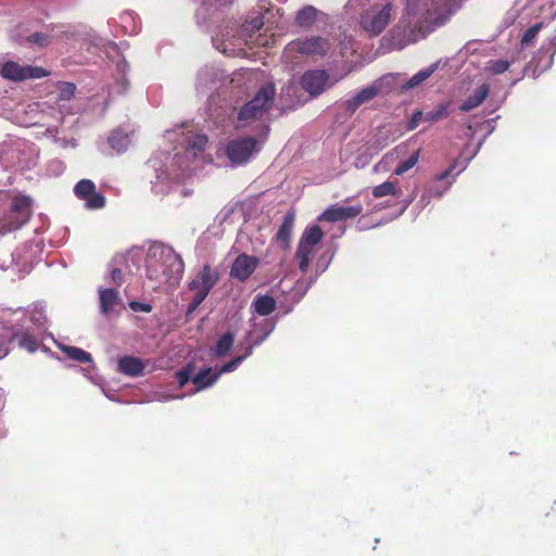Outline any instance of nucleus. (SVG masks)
Here are the masks:
<instances>
[{
    "instance_id": "nucleus-1",
    "label": "nucleus",
    "mask_w": 556,
    "mask_h": 556,
    "mask_svg": "<svg viewBox=\"0 0 556 556\" xmlns=\"http://www.w3.org/2000/svg\"><path fill=\"white\" fill-rule=\"evenodd\" d=\"M275 96L276 89L273 84L261 87L255 96L239 109L236 128H243L255 121L263 119L271 110Z\"/></svg>"
},
{
    "instance_id": "nucleus-2",
    "label": "nucleus",
    "mask_w": 556,
    "mask_h": 556,
    "mask_svg": "<svg viewBox=\"0 0 556 556\" xmlns=\"http://www.w3.org/2000/svg\"><path fill=\"white\" fill-rule=\"evenodd\" d=\"M33 215V199L27 195H15L10 211L0 216V236L22 228Z\"/></svg>"
},
{
    "instance_id": "nucleus-3",
    "label": "nucleus",
    "mask_w": 556,
    "mask_h": 556,
    "mask_svg": "<svg viewBox=\"0 0 556 556\" xmlns=\"http://www.w3.org/2000/svg\"><path fill=\"white\" fill-rule=\"evenodd\" d=\"M218 280V270L213 268L210 264H204L188 285L189 289L193 291L194 294L188 305L187 315L193 313L201 305Z\"/></svg>"
},
{
    "instance_id": "nucleus-4",
    "label": "nucleus",
    "mask_w": 556,
    "mask_h": 556,
    "mask_svg": "<svg viewBox=\"0 0 556 556\" xmlns=\"http://www.w3.org/2000/svg\"><path fill=\"white\" fill-rule=\"evenodd\" d=\"M393 11L394 5L392 2L372 4L362 13L359 26L370 37H377L390 24Z\"/></svg>"
},
{
    "instance_id": "nucleus-5",
    "label": "nucleus",
    "mask_w": 556,
    "mask_h": 556,
    "mask_svg": "<svg viewBox=\"0 0 556 556\" xmlns=\"http://www.w3.org/2000/svg\"><path fill=\"white\" fill-rule=\"evenodd\" d=\"M323 238L324 232L318 225L306 227L303 231L295 252V260L301 273L305 274L308 270L314 248L320 243Z\"/></svg>"
},
{
    "instance_id": "nucleus-6",
    "label": "nucleus",
    "mask_w": 556,
    "mask_h": 556,
    "mask_svg": "<svg viewBox=\"0 0 556 556\" xmlns=\"http://www.w3.org/2000/svg\"><path fill=\"white\" fill-rule=\"evenodd\" d=\"M260 150L254 137H240L230 140L225 147V154L232 165H242L250 161Z\"/></svg>"
},
{
    "instance_id": "nucleus-7",
    "label": "nucleus",
    "mask_w": 556,
    "mask_h": 556,
    "mask_svg": "<svg viewBox=\"0 0 556 556\" xmlns=\"http://www.w3.org/2000/svg\"><path fill=\"white\" fill-rule=\"evenodd\" d=\"M0 75L8 80L20 83L27 79H39L50 75V72L40 66L21 65L14 61H7Z\"/></svg>"
},
{
    "instance_id": "nucleus-8",
    "label": "nucleus",
    "mask_w": 556,
    "mask_h": 556,
    "mask_svg": "<svg viewBox=\"0 0 556 556\" xmlns=\"http://www.w3.org/2000/svg\"><path fill=\"white\" fill-rule=\"evenodd\" d=\"M74 193L79 199L85 201V205L89 210H100L105 206V197L97 192L96 184L90 179H81L74 187Z\"/></svg>"
},
{
    "instance_id": "nucleus-9",
    "label": "nucleus",
    "mask_w": 556,
    "mask_h": 556,
    "mask_svg": "<svg viewBox=\"0 0 556 556\" xmlns=\"http://www.w3.org/2000/svg\"><path fill=\"white\" fill-rule=\"evenodd\" d=\"M361 203L351 206H340L338 204L327 207L318 217L320 222L337 223L346 219H353L363 213Z\"/></svg>"
},
{
    "instance_id": "nucleus-10",
    "label": "nucleus",
    "mask_w": 556,
    "mask_h": 556,
    "mask_svg": "<svg viewBox=\"0 0 556 556\" xmlns=\"http://www.w3.org/2000/svg\"><path fill=\"white\" fill-rule=\"evenodd\" d=\"M289 47L301 54L325 55L329 49V42L323 37H311L292 41Z\"/></svg>"
},
{
    "instance_id": "nucleus-11",
    "label": "nucleus",
    "mask_w": 556,
    "mask_h": 556,
    "mask_svg": "<svg viewBox=\"0 0 556 556\" xmlns=\"http://www.w3.org/2000/svg\"><path fill=\"white\" fill-rule=\"evenodd\" d=\"M329 75L324 70L305 72L300 80L302 88L313 97L324 92Z\"/></svg>"
},
{
    "instance_id": "nucleus-12",
    "label": "nucleus",
    "mask_w": 556,
    "mask_h": 556,
    "mask_svg": "<svg viewBox=\"0 0 556 556\" xmlns=\"http://www.w3.org/2000/svg\"><path fill=\"white\" fill-rule=\"evenodd\" d=\"M258 261L254 256L240 254L230 268V276L239 281H245L256 269Z\"/></svg>"
},
{
    "instance_id": "nucleus-13",
    "label": "nucleus",
    "mask_w": 556,
    "mask_h": 556,
    "mask_svg": "<svg viewBox=\"0 0 556 556\" xmlns=\"http://www.w3.org/2000/svg\"><path fill=\"white\" fill-rule=\"evenodd\" d=\"M379 92L380 85L375 83L371 86L363 88L354 97L344 101L342 108L344 109V111L352 115L357 111V109L361 105L368 103L369 101L375 99L379 94Z\"/></svg>"
},
{
    "instance_id": "nucleus-14",
    "label": "nucleus",
    "mask_w": 556,
    "mask_h": 556,
    "mask_svg": "<svg viewBox=\"0 0 556 556\" xmlns=\"http://www.w3.org/2000/svg\"><path fill=\"white\" fill-rule=\"evenodd\" d=\"M295 222V213L293 211H289L283 216L282 224L280 225L275 239L281 245L283 250H288L290 248L291 235L294 228Z\"/></svg>"
},
{
    "instance_id": "nucleus-15",
    "label": "nucleus",
    "mask_w": 556,
    "mask_h": 556,
    "mask_svg": "<svg viewBox=\"0 0 556 556\" xmlns=\"http://www.w3.org/2000/svg\"><path fill=\"white\" fill-rule=\"evenodd\" d=\"M118 371L129 376V377H139L143 374L146 368L144 363L135 356H123L117 362Z\"/></svg>"
},
{
    "instance_id": "nucleus-16",
    "label": "nucleus",
    "mask_w": 556,
    "mask_h": 556,
    "mask_svg": "<svg viewBox=\"0 0 556 556\" xmlns=\"http://www.w3.org/2000/svg\"><path fill=\"white\" fill-rule=\"evenodd\" d=\"M407 152V146L405 143H401L387 152L381 160L375 164L372 167V172L375 173H386L390 169L391 165L394 163V161L405 155Z\"/></svg>"
},
{
    "instance_id": "nucleus-17",
    "label": "nucleus",
    "mask_w": 556,
    "mask_h": 556,
    "mask_svg": "<svg viewBox=\"0 0 556 556\" xmlns=\"http://www.w3.org/2000/svg\"><path fill=\"white\" fill-rule=\"evenodd\" d=\"M407 152V146L405 143H401L387 152L381 160L375 164L372 167V172L375 173H386L390 169L391 165L394 163V161L405 155Z\"/></svg>"
},
{
    "instance_id": "nucleus-18",
    "label": "nucleus",
    "mask_w": 556,
    "mask_h": 556,
    "mask_svg": "<svg viewBox=\"0 0 556 556\" xmlns=\"http://www.w3.org/2000/svg\"><path fill=\"white\" fill-rule=\"evenodd\" d=\"M490 93L488 84L479 86L459 106L462 112H469L481 105Z\"/></svg>"
},
{
    "instance_id": "nucleus-19",
    "label": "nucleus",
    "mask_w": 556,
    "mask_h": 556,
    "mask_svg": "<svg viewBox=\"0 0 556 556\" xmlns=\"http://www.w3.org/2000/svg\"><path fill=\"white\" fill-rule=\"evenodd\" d=\"M219 378L218 371H213L211 367L201 369L195 376L192 377V383L197 391L203 390L213 386Z\"/></svg>"
},
{
    "instance_id": "nucleus-20",
    "label": "nucleus",
    "mask_w": 556,
    "mask_h": 556,
    "mask_svg": "<svg viewBox=\"0 0 556 556\" xmlns=\"http://www.w3.org/2000/svg\"><path fill=\"white\" fill-rule=\"evenodd\" d=\"M371 194L375 199H381L384 197H396L402 194V190L399 187L397 180H386L384 182L375 186L371 190Z\"/></svg>"
},
{
    "instance_id": "nucleus-21",
    "label": "nucleus",
    "mask_w": 556,
    "mask_h": 556,
    "mask_svg": "<svg viewBox=\"0 0 556 556\" xmlns=\"http://www.w3.org/2000/svg\"><path fill=\"white\" fill-rule=\"evenodd\" d=\"M252 307L261 316L270 315L277 307L276 300L270 295L258 294L252 302Z\"/></svg>"
},
{
    "instance_id": "nucleus-22",
    "label": "nucleus",
    "mask_w": 556,
    "mask_h": 556,
    "mask_svg": "<svg viewBox=\"0 0 556 556\" xmlns=\"http://www.w3.org/2000/svg\"><path fill=\"white\" fill-rule=\"evenodd\" d=\"M100 307L104 314H109L113 307L117 304L118 293L114 289H101L100 290Z\"/></svg>"
},
{
    "instance_id": "nucleus-23",
    "label": "nucleus",
    "mask_w": 556,
    "mask_h": 556,
    "mask_svg": "<svg viewBox=\"0 0 556 556\" xmlns=\"http://www.w3.org/2000/svg\"><path fill=\"white\" fill-rule=\"evenodd\" d=\"M129 143L130 140L128 135L119 129L112 131L109 137L110 147L118 153L125 152Z\"/></svg>"
},
{
    "instance_id": "nucleus-24",
    "label": "nucleus",
    "mask_w": 556,
    "mask_h": 556,
    "mask_svg": "<svg viewBox=\"0 0 556 556\" xmlns=\"http://www.w3.org/2000/svg\"><path fill=\"white\" fill-rule=\"evenodd\" d=\"M317 13L318 11L314 7L306 5L298 12L295 22L301 27H309L315 23Z\"/></svg>"
},
{
    "instance_id": "nucleus-25",
    "label": "nucleus",
    "mask_w": 556,
    "mask_h": 556,
    "mask_svg": "<svg viewBox=\"0 0 556 556\" xmlns=\"http://www.w3.org/2000/svg\"><path fill=\"white\" fill-rule=\"evenodd\" d=\"M13 339L17 341V344L22 349H25L30 353L35 352L38 349L37 339L28 331L16 333L14 334Z\"/></svg>"
},
{
    "instance_id": "nucleus-26",
    "label": "nucleus",
    "mask_w": 556,
    "mask_h": 556,
    "mask_svg": "<svg viewBox=\"0 0 556 556\" xmlns=\"http://www.w3.org/2000/svg\"><path fill=\"white\" fill-rule=\"evenodd\" d=\"M419 156H420V149H417L414 152H412L406 160H404L397 164L393 174L396 176L404 175L405 173H407L409 169H412L418 163Z\"/></svg>"
},
{
    "instance_id": "nucleus-27",
    "label": "nucleus",
    "mask_w": 556,
    "mask_h": 556,
    "mask_svg": "<svg viewBox=\"0 0 556 556\" xmlns=\"http://www.w3.org/2000/svg\"><path fill=\"white\" fill-rule=\"evenodd\" d=\"M233 341H235V336L230 332H226L225 334H223L216 342V345H215V355L216 356H225L227 355L232 345H233Z\"/></svg>"
},
{
    "instance_id": "nucleus-28",
    "label": "nucleus",
    "mask_w": 556,
    "mask_h": 556,
    "mask_svg": "<svg viewBox=\"0 0 556 556\" xmlns=\"http://www.w3.org/2000/svg\"><path fill=\"white\" fill-rule=\"evenodd\" d=\"M438 68V63L431 64L429 67L424 68L416 73L406 84L407 88H414L428 79Z\"/></svg>"
},
{
    "instance_id": "nucleus-29",
    "label": "nucleus",
    "mask_w": 556,
    "mask_h": 556,
    "mask_svg": "<svg viewBox=\"0 0 556 556\" xmlns=\"http://www.w3.org/2000/svg\"><path fill=\"white\" fill-rule=\"evenodd\" d=\"M62 350L66 354V356L71 359L77 361L79 363L91 362L90 353L86 352L85 350H83L80 348L64 346Z\"/></svg>"
},
{
    "instance_id": "nucleus-30",
    "label": "nucleus",
    "mask_w": 556,
    "mask_h": 556,
    "mask_svg": "<svg viewBox=\"0 0 556 556\" xmlns=\"http://www.w3.org/2000/svg\"><path fill=\"white\" fill-rule=\"evenodd\" d=\"M451 182H447L443 189L438 187H429L420 198L421 206L425 207L429 204L431 198H440L450 188Z\"/></svg>"
},
{
    "instance_id": "nucleus-31",
    "label": "nucleus",
    "mask_w": 556,
    "mask_h": 556,
    "mask_svg": "<svg viewBox=\"0 0 556 556\" xmlns=\"http://www.w3.org/2000/svg\"><path fill=\"white\" fill-rule=\"evenodd\" d=\"M252 353V346H249L247 349V352L244 355H240V356H236L235 358H232L230 362L224 364L217 371H218V375L220 376L224 372H229V371H232L235 370L241 363L242 361L251 355Z\"/></svg>"
},
{
    "instance_id": "nucleus-32",
    "label": "nucleus",
    "mask_w": 556,
    "mask_h": 556,
    "mask_svg": "<svg viewBox=\"0 0 556 556\" xmlns=\"http://www.w3.org/2000/svg\"><path fill=\"white\" fill-rule=\"evenodd\" d=\"M446 111H447V104H440L435 110L428 112L425 115L424 121H426L427 123L432 125V124L437 123L438 121H440L441 118L445 117Z\"/></svg>"
},
{
    "instance_id": "nucleus-33",
    "label": "nucleus",
    "mask_w": 556,
    "mask_h": 556,
    "mask_svg": "<svg viewBox=\"0 0 556 556\" xmlns=\"http://www.w3.org/2000/svg\"><path fill=\"white\" fill-rule=\"evenodd\" d=\"M58 88L60 91L59 99L63 101H67L74 97L76 90V86L68 81H60Z\"/></svg>"
},
{
    "instance_id": "nucleus-34",
    "label": "nucleus",
    "mask_w": 556,
    "mask_h": 556,
    "mask_svg": "<svg viewBox=\"0 0 556 556\" xmlns=\"http://www.w3.org/2000/svg\"><path fill=\"white\" fill-rule=\"evenodd\" d=\"M543 28V23H536L529 27L522 35L521 45L529 46L534 38L538 36L539 31Z\"/></svg>"
},
{
    "instance_id": "nucleus-35",
    "label": "nucleus",
    "mask_w": 556,
    "mask_h": 556,
    "mask_svg": "<svg viewBox=\"0 0 556 556\" xmlns=\"http://www.w3.org/2000/svg\"><path fill=\"white\" fill-rule=\"evenodd\" d=\"M26 41L38 47H47L51 42V37L43 33H34L26 37Z\"/></svg>"
},
{
    "instance_id": "nucleus-36",
    "label": "nucleus",
    "mask_w": 556,
    "mask_h": 556,
    "mask_svg": "<svg viewBox=\"0 0 556 556\" xmlns=\"http://www.w3.org/2000/svg\"><path fill=\"white\" fill-rule=\"evenodd\" d=\"M194 366L192 363L187 364L182 369L177 371L176 378L180 387L186 386L191 379Z\"/></svg>"
},
{
    "instance_id": "nucleus-37",
    "label": "nucleus",
    "mask_w": 556,
    "mask_h": 556,
    "mask_svg": "<svg viewBox=\"0 0 556 556\" xmlns=\"http://www.w3.org/2000/svg\"><path fill=\"white\" fill-rule=\"evenodd\" d=\"M510 66V63L506 60H491L489 63H488V70L492 73V74H503L505 73Z\"/></svg>"
},
{
    "instance_id": "nucleus-38",
    "label": "nucleus",
    "mask_w": 556,
    "mask_h": 556,
    "mask_svg": "<svg viewBox=\"0 0 556 556\" xmlns=\"http://www.w3.org/2000/svg\"><path fill=\"white\" fill-rule=\"evenodd\" d=\"M188 144L193 150L203 151L207 144V137L205 135H195Z\"/></svg>"
},
{
    "instance_id": "nucleus-39",
    "label": "nucleus",
    "mask_w": 556,
    "mask_h": 556,
    "mask_svg": "<svg viewBox=\"0 0 556 556\" xmlns=\"http://www.w3.org/2000/svg\"><path fill=\"white\" fill-rule=\"evenodd\" d=\"M424 113L419 110L412 114L409 122L407 123V130H414L418 127L420 121L424 118Z\"/></svg>"
},
{
    "instance_id": "nucleus-40",
    "label": "nucleus",
    "mask_w": 556,
    "mask_h": 556,
    "mask_svg": "<svg viewBox=\"0 0 556 556\" xmlns=\"http://www.w3.org/2000/svg\"><path fill=\"white\" fill-rule=\"evenodd\" d=\"M169 258H173L172 266L175 267L177 274L181 275L184 273V261L179 254L174 252L168 254Z\"/></svg>"
},
{
    "instance_id": "nucleus-41",
    "label": "nucleus",
    "mask_w": 556,
    "mask_h": 556,
    "mask_svg": "<svg viewBox=\"0 0 556 556\" xmlns=\"http://www.w3.org/2000/svg\"><path fill=\"white\" fill-rule=\"evenodd\" d=\"M456 169V163L450 165L445 170H443L442 173L438 174L435 176V180L437 181H443L445 179H447L448 177H451L453 175V172Z\"/></svg>"
},
{
    "instance_id": "nucleus-42",
    "label": "nucleus",
    "mask_w": 556,
    "mask_h": 556,
    "mask_svg": "<svg viewBox=\"0 0 556 556\" xmlns=\"http://www.w3.org/2000/svg\"><path fill=\"white\" fill-rule=\"evenodd\" d=\"M111 279L116 286H121L123 282V271L119 268L112 269Z\"/></svg>"
},
{
    "instance_id": "nucleus-43",
    "label": "nucleus",
    "mask_w": 556,
    "mask_h": 556,
    "mask_svg": "<svg viewBox=\"0 0 556 556\" xmlns=\"http://www.w3.org/2000/svg\"><path fill=\"white\" fill-rule=\"evenodd\" d=\"M415 200V192L406 197L402 200L403 208L402 212H404Z\"/></svg>"
},
{
    "instance_id": "nucleus-44",
    "label": "nucleus",
    "mask_w": 556,
    "mask_h": 556,
    "mask_svg": "<svg viewBox=\"0 0 556 556\" xmlns=\"http://www.w3.org/2000/svg\"><path fill=\"white\" fill-rule=\"evenodd\" d=\"M251 25H252V28L254 29H260L262 26H263V21L261 18H254L252 22H251Z\"/></svg>"
},
{
    "instance_id": "nucleus-45",
    "label": "nucleus",
    "mask_w": 556,
    "mask_h": 556,
    "mask_svg": "<svg viewBox=\"0 0 556 556\" xmlns=\"http://www.w3.org/2000/svg\"><path fill=\"white\" fill-rule=\"evenodd\" d=\"M8 346L3 343H0V358H3L8 354Z\"/></svg>"
},
{
    "instance_id": "nucleus-46",
    "label": "nucleus",
    "mask_w": 556,
    "mask_h": 556,
    "mask_svg": "<svg viewBox=\"0 0 556 556\" xmlns=\"http://www.w3.org/2000/svg\"><path fill=\"white\" fill-rule=\"evenodd\" d=\"M386 147V144H379L375 148L376 152L380 151L381 149H383Z\"/></svg>"
},
{
    "instance_id": "nucleus-47",
    "label": "nucleus",
    "mask_w": 556,
    "mask_h": 556,
    "mask_svg": "<svg viewBox=\"0 0 556 556\" xmlns=\"http://www.w3.org/2000/svg\"><path fill=\"white\" fill-rule=\"evenodd\" d=\"M150 308H151L150 306H147V307L144 308V311L150 312Z\"/></svg>"
}]
</instances>
